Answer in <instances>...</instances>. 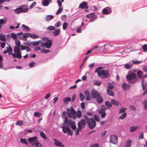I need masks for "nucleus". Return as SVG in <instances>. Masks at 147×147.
Here are the masks:
<instances>
[{
	"instance_id": "79ce46f5",
	"label": "nucleus",
	"mask_w": 147,
	"mask_h": 147,
	"mask_svg": "<svg viewBox=\"0 0 147 147\" xmlns=\"http://www.w3.org/2000/svg\"><path fill=\"white\" fill-rule=\"evenodd\" d=\"M20 141L21 143H22L26 145H27L28 144V142H26V140L25 139L20 138Z\"/></svg>"
},
{
	"instance_id": "72a5a7b5",
	"label": "nucleus",
	"mask_w": 147,
	"mask_h": 147,
	"mask_svg": "<svg viewBox=\"0 0 147 147\" xmlns=\"http://www.w3.org/2000/svg\"><path fill=\"white\" fill-rule=\"evenodd\" d=\"M132 61L133 63L135 64H139L142 62V61H139L137 60H132Z\"/></svg>"
},
{
	"instance_id": "2eb2a0df",
	"label": "nucleus",
	"mask_w": 147,
	"mask_h": 147,
	"mask_svg": "<svg viewBox=\"0 0 147 147\" xmlns=\"http://www.w3.org/2000/svg\"><path fill=\"white\" fill-rule=\"evenodd\" d=\"M79 7L82 9H85L88 8L87 3L84 1L82 2L79 5Z\"/></svg>"
},
{
	"instance_id": "9d476101",
	"label": "nucleus",
	"mask_w": 147,
	"mask_h": 147,
	"mask_svg": "<svg viewBox=\"0 0 147 147\" xmlns=\"http://www.w3.org/2000/svg\"><path fill=\"white\" fill-rule=\"evenodd\" d=\"M110 142L114 144L117 143L118 141L117 137L114 135H111L110 136Z\"/></svg>"
},
{
	"instance_id": "ea45409f",
	"label": "nucleus",
	"mask_w": 147,
	"mask_h": 147,
	"mask_svg": "<svg viewBox=\"0 0 147 147\" xmlns=\"http://www.w3.org/2000/svg\"><path fill=\"white\" fill-rule=\"evenodd\" d=\"M143 104L145 109L146 110L147 109V100H144L143 101Z\"/></svg>"
},
{
	"instance_id": "a18cd8bd",
	"label": "nucleus",
	"mask_w": 147,
	"mask_h": 147,
	"mask_svg": "<svg viewBox=\"0 0 147 147\" xmlns=\"http://www.w3.org/2000/svg\"><path fill=\"white\" fill-rule=\"evenodd\" d=\"M68 26V24L66 22H64L63 25V30H65Z\"/></svg>"
},
{
	"instance_id": "2f4dec72",
	"label": "nucleus",
	"mask_w": 147,
	"mask_h": 147,
	"mask_svg": "<svg viewBox=\"0 0 147 147\" xmlns=\"http://www.w3.org/2000/svg\"><path fill=\"white\" fill-rule=\"evenodd\" d=\"M6 48L7 49V51H8V54L9 55L10 54H12V49L11 48L10 46L9 45L8 47H6Z\"/></svg>"
},
{
	"instance_id": "9b49d317",
	"label": "nucleus",
	"mask_w": 147,
	"mask_h": 147,
	"mask_svg": "<svg viewBox=\"0 0 147 147\" xmlns=\"http://www.w3.org/2000/svg\"><path fill=\"white\" fill-rule=\"evenodd\" d=\"M102 12L104 14H109L111 12V9L110 7H108L103 9L102 11Z\"/></svg>"
},
{
	"instance_id": "f257e3e1",
	"label": "nucleus",
	"mask_w": 147,
	"mask_h": 147,
	"mask_svg": "<svg viewBox=\"0 0 147 147\" xmlns=\"http://www.w3.org/2000/svg\"><path fill=\"white\" fill-rule=\"evenodd\" d=\"M15 42L16 46L13 49L14 53H12V55L14 58H17L20 59L22 57L21 52L19 47L20 45V42L19 40H15Z\"/></svg>"
},
{
	"instance_id": "0eeeda50",
	"label": "nucleus",
	"mask_w": 147,
	"mask_h": 147,
	"mask_svg": "<svg viewBox=\"0 0 147 147\" xmlns=\"http://www.w3.org/2000/svg\"><path fill=\"white\" fill-rule=\"evenodd\" d=\"M136 75L133 72H129L126 76V78L128 80H131L130 82L131 84L135 83L136 80L135 79Z\"/></svg>"
},
{
	"instance_id": "4468645a",
	"label": "nucleus",
	"mask_w": 147,
	"mask_h": 147,
	"mask_svg": "<svg viewBox=\"0 0 147 147\" xmlns=\"http://www.w3.org/2000/svg\"><path fill=\"white\" fill-rule=\"evenodd\" d=\"M92 96L94 98H96L100 94L95 90H92L91 91Z\"/></svg>"
},
{
	"instance_id": "1a4fd4ad",
	"label": "nucleus",
	"mask_w": 147,
	"mask_h": 147,
	"mask_svg": "<svg viewBox=\"0 0 147 147\" xmlns=\"http://www.w3.org/2000/svg\"><path fill=\"white\" fill-rule=\"evenodd\" d=\"M86 17L87 18L90 19V22H92L97 18V16L95 15L94 13H91L90 14L87 15Z\"/></svg>"
},
{
	"instance_id": "aec40b11",
	"label": "nucleus",
	"mask_w": 147,
	"mask_h": 147,
	"mask_svg": "<svg viewBox=\"0 0 147 147\" xmlns=\"http://www.w3.org/2000/svg\"><path fill=\"white\" fill-rule=\"evenodd\" d=\"M23 5H22L14 10L15 13L16 14H19L22 12V7H23Z\"/></svg>"
},
{
	"instance_id": "864d4df0",
	"label": "nucleus",
	"mask_w": 147,
	"mask_h": 147,
	"mask_svg": "<svg viewBox=\"0 0 147 147\" xmlns=\"http://www.w3.org/2000/svg\"><path fill=\"white\" fill-rule=\"evenodd\" d=\"M49 51L48 49H43L40 51V53H49Z\"/></svg>"
},
{
	"instance_id": "338daca9",
	"label": "nucleus",
	"mask_w": 147,
	"mask_h": 147,
	"mask_svg": "<svg viewBox=\"0 0 147 147\" xmlns=\"http://www.w3.org/2000/svg\"><path fill=\"white\" fill-rule=\"evenodd\" d=\"M36 2H34L32 3V4L30 6L29 8L30 9L32 8H33L36 5Z\"/></svg>"
},
{
	"instance_id": "3c124183",
	"label": "nucleus",
	"mask_w": 147,
	"mask_h": 147,
	"mask_svg": "<svg viewBox=\"0 0 147 147\" xmlns=\"http://www.w3.org/2000/svg\"><path fill=\"white\" fill-rule=\"evenodd\" d=\"M63 8L62 7H60L58 9L56 13V14L58 15L60 13L63 11Z\"/></svg>"
},
{
	"instance_id": "f03ea898",
	"label": "nucleus",
	"mask_w": 147,
	"mask_h": 147,
	"mask_svg": "<svg viewBox=\"0 0 147 147\" xmlns=\"http://www.w3.org/2000/svg\"><path fill=\"white\" fill-rule=\"evenodd\" d=\"M65 114H66V112L63 111V118L65 117V118L64 123L61 127L64 133H67L68 135H71L72 134V132L71 131L68 126V118L67 117H65Z\"/></svg>"
},
{
	"instance_id": "4c0bfd02",
	"label": "nucleus",
	"mask_w": 147,
	"mask_h": 147,
	"mask_svg": "<svg viewBox=\"0 0 147 147\" xmlns=\"http://www.w3.org/2000/svg\"><path fill=\"white\" fill-rule=\"evenodd\" d=\"M34 116L36 117H40L41 115V113L39 112H35L34 114Z\"/></svg>"
},
{
	"instance_id": "7ed1b4c3",
	"label": "nucleus",
	"mask_w": 147,
	"mask_h": 147,
	"mask_svg": "<svg viewBox=\"0 0 147 147\" xmlns=\"http://www.w3.org/2000/svg\"><path fill=\"white\" fill-rule=\"evenodd\" d=\"M104 67H100L97 68L95 70V72L97 73L99 77L102 78V76H103L105 78H108L109 76L108 70H102Z\"/></svg>"
},
{
	"instance_id": "6e6552de",
	"label": "nucleus",
	"mask_w": 147,
	"mask_h": 147,
	"mask_svg": "<svg viewBox=\"0 0 147 147\" xmlns=\"http://www.w3.org/2000/svg\"><path fill=\"white\" fill-rule=\"evenodd\" d=\"M86 124L85 121L84 119H82L78 123V128L80 130H81L82 128H84Z\"/></svg>"
},
{
	"instance_id": "20e7f679",
	"label": "nucleus",
	"mask_w": 147,
	"mask_h": 147,
	"mask_svg": "<svg viewBox=\"0 0 147 147\" xmlns=\"http://www.w3.org/2000/svg\"><path fill=\"white\" fill-rule=\"evenodd\" d=\"M27 140L32 145L36 146V147H41V145L39 143L37 140V137L34 136L28 138Z\"/></svg>"
},
{
	"instance_id": "b1692460",
	"label": "nucleus",
	"mask_w": 147,
	"mask_h": 147,
	"mask_svg": "<svg viewBox=\"0 0 147 147\" xmlns=\"http://www.w3.org/2000/svg\"><path fill=\"white\" fill-rule=\"evenodd\" d=\"M132 64L130 63L126 64L124 65L125 68L127 69H129L131 68L132 67Z\"/></svg>"
},
{
	"instance_id": "a19ab883",
	"label": "nucleus",
	"mask_w": 147,
	"mask_h": 147,
	"mask_svg": "<svg viewBox=\"0 0 147 147\" xmlns=\"http://www.w3.org/2000/svg\"><path fill=\"white\" fill-rule=\"evenodd\" d=\"M79 96L81 101H83L84 99L85 96L82 93H80Z\"/></svg>"
},
{
	"instance_id": "e433bc0d",
	"label": "nucleus",
	"mask_w": 147,
	"mask_h": 147,
	"mask_svg": "<svg viewBox=\"0 0 147 147\" xmlns=\"http://www.w3.org/2000/svg\"><path fill=\"white\" fill-rule=\"evenodd\" d=\"M105 104L107 106L108 108H111L112 107V103H111L108 101H106L105 102Z\"/></svg>"
},
{
	"instance_id": "5701e85b",
	"label": "nucleus",
	"mask_w": 147,
	"mask_h": 147,
	"mask_svg": "<svg viewBox=\"0 0 147 147\" xmlns=\"http://www.w3.org/2000/svg\"><path fill=\"white\" fill-rule=\"evenodd\" d=\"M139 128V127L137 125L132 126L130 127V132H133L137 129Z\"/></svg>"
},
{
	"instance_id": "473e14b6",
	"label": "nucleus",
	"mask_w": 147,
	"mask_h": 147,
	"mask_svg": "<svg viewBox=\"0 0 147 147\" xmlns=\"http://www.w3.org/2000/svg\"><path fill=\"white\" fill-rule=\"evenodd\" d=\"M71 98L70 97L64 98L63 99L64 103L67 104L69 101H70Z\"/></svg>"
},
{
	"instance_id": "de8ad7c7",
	"label": "nucleus",
	"mask_w": 147,
	"mask_h": 147,
	"mask_svg": "<svg viewBox=\"0 0 147 147\" xmlns=\"http://www.w3.org/2000/svg\"><path fill=\"white\" fill-rule=\"evenodd\" d=\"M40 134L41 137L45 140L47 139V138L45 134L42 132H41L40 133Z\"/></svg>"
},
{
	"instance_id": "c85d7f7f",
	"label": "nucleus",
	"mask_w": 147,
	"mask_h": 147,
	"mask_svg": "<svg viewBox=\"0 0 147 147\" xmlns=\"http://www.w3.org/2000/svg\"><path fill=\"white\" fill-rule=\"evenodd\" d=\"M96 100L99 103H101L103 101V99L100 94L96 98Z\"/></svg>"
},
{
	"instance_id": "bf43d9fd",
	"label": "nucleus",
	"mask_w": 147,
	"mask_h": 147,
	"mask_svg": "<svg viewBox=\"0 0 147 147\" xmlns=\"http://www.w3.org/2000/svg\"><path fill=\"white\" fill-rule=\"evenodd\" d=\"M61 24V22L59 21L55 24V26L56 27H59Z\"/></svg>"
},
{
	"instance_id": "4be33fe9",
	"label": "nucleus",
	"mask_w": 147,
	"mask_h": 147,
	"mask_svg": "<svg viewBox=\"0 0 147 147\" xmlns=\"http://www.w3.org/2000/svg\"><path fill=\"white\" fill-rule=\"evenodd\" d=\"M141 84L143 90H144L147 87V82L142 80Z\"/></svg>"
},
{
	"instance_id": "f3484780",
	"label": "nucleus",
	"mask_w": 147,
	"mask_h": 147,
	"mask_svg": "<svg viewBox=\"0 0 147 147\" xmlns=\"http://www.w3.org/2000/svg\"><path fill=\"white\" fill-rule=\"evenodd\" d=\"M53 140L54 141H55L54 144L56 146L62 147H64V145L63 144V143L62 142L58 141L55 139H54Z\"/></svg>"
},
{
	"instance_id": "a211bd4d",
	"label": "nucleus",
	"mask_w": 147,
	"mask_h": 147,
	"mask_svg": "<svg viewBox=\"0 0 147 147\" xmlns=\"http://www.w3.org/2000/svg\"><path fill=\"white\" fill-rule=\"evenodd\" d=\"M111 102L113 105H115L117 106L121 105V104L118 101L115 99H112L111 100Z\"/></svg>"
},
{
	"instance_id": "a878e982",
	"label": "nucleus",
	"mask_w": 147,
	"mask_h": 147,
	"mask_svg": "<svg viewBox=\"0 0 147 147\" xmlns=\"http://www.w3.org/2000/svg\"><path fill=\"white\" fill-rule=\"evenodd\" d=\"M53 18L54 16L53 15H47L45 17V20L46 21L48 22L53 19Z\"/></svg>"
},
{
	"instance_id": "69168bd1",
	"label": "nucleus",
	"mask_w": 147,
	"mask_h": 147,
	"mask_svg": "<svg viewBox=\"0 0 147 147\" xmlns=\"http://www.w3.org/2000/svg\"><path fill=\"white\" fill-rule=\"evenodd\" d=\"M0 40L4 41L6 40L5 37L3 35H0Z\"/></svg>"
},
{
	"instance_id": "6e6d98bb",
	"label": "nucleus",
	"mask_w": 147,
	"mask_h": 147,
	"mask_svg": "<svg viewBox=\"0 0 147 147\" xmlns=\"http://www.w3.org/2000/svg\"><path fill=\"white\" fill-rule=\"evenodd\" d=\"M23 122L22 121H18L16 123V125H21L23 124Z\"/></svg>"
},
{
	"instance_id": "37998d69",
	"label": "nucleus",
	"mask_w": 147,
	"mask_h": 147,
	"mask_svg": "<svg viewBox=\"0 0 147 147\" xmlns=\"http://www.w3.org/2000/svg\"><path fill=\"white\" fill-rule=\"evenodd\" d=\"M82 115V112L81 111L78 110L77 113V117L79 118L81 117Z\"/></svg>"
},
{
	"instance_id": "8fccbe9b",
	"label": "nucleus",
	"mask_w": 147,
	"mask_h": 147,
	"mask_svg": "<svg viewBox=\"0 0 147 147\" xmlns=\"http://www.w3.org/2000/svg\"><path fill=\"white\" fill-rule=\"evenodd\" d=\"M126 109V107H122L120 110L119 111V113L121 114L122 113L124 112Z\"/></svg>"
},
{
	"instance_id": "ddd939ff",
	"label": "nucleus",
	"mask_w": 147,
	"mask_h": 147,
	"mask_svg": "<svg viewBox=\"0 0 147 147\" xmlns=\"http://www.w3.org/2000/svg\"><path fill=\"white\" fill-rule=\"evenodd\" d=\"M68 125L71 127L73 130H75L76 128V126L75 125V122L72 120H68Z\"/></svg>"
},
{
	"instance_id": "6ab92c4d",
	"label": "nucleus",
	"mask_w": 147,
	"mask_h": 147,
	"mask_svg": "<svg viewBox=\"0 0 147 147\" xmlns=\"http://www.w3.org/2000/svg\"><path fill=\"white\" fill-rule=\"evenodd\" d=\"M86 96V99L87 100H90V94L89 91L86 90L84 92Z\"/></svg>"
},
{
	"instance_id": "774afa93",
	"label": "nucleus",
	"mask_w": 147,
	"mask_h": 147,
	"mask_svg": "<svg viewBox=\"0 0 147 147\" xmlns=\"http://www.w3.org/2000/svg\"><path fill=\"white\" fill-rule=\"evenodd\" d=\"M99 144H94L91 145L90 147H98Z\"/></svg>"
},
{
	"instance_id": "f704fd0d",
	"label": "nucleus",
	"mask_w": 147,
	"mask_h": 147,
	"mask_svg": "<svg viewBox=\"0 0 147 147\" xmlns=\"http://www.w3.org/2000/svg\"><path fill=\"white\" fill-rule=\"evenodd\" d=\"M107 92L108 94L109 95L112 96H114V94L113 92L111 90L107 89Z\"/></svg>"
},
{
	"instance_id": "e2e57ef3",
	"label": "nucleus",
	"mask_w": 147,
	"mask_h": 147,
	"mask_svg": "<svg viewBox=\"0 0 147 147\" xmlns=\"http://www.w3.org/2000/svg\"><path fill=\"white\" fill-rule=\"evenodd\" d=\"M35 64V63L34 61H33L29 64V65L30 67H34Z\"/></svg>"
},
{
	"instance_id": "bb28decb",
	"label": "nucleus",
	"mask_w": 147,
	"mask_h": 147,
	"mask_svg": "<svg viewBox=\"0 0 147 147\" xmlns=\"http://www.w3.org/2000/svg\"><path fill=\"white\" fill-rule=\"evenodd\" d=\"M42 3L43 6H47L49 4V1L48 0H42Z\"/></svg>"
},
{
	"instance_id": "58836bf2",
	"label": "nucleus",
	"mask_w": 147,
	"mask_h": 147,
	"mask_svg": "<svg viewBox=\"0 0 147 147\" xmlns=\"http://www.w3.org/2000/svg\"><path fill=\"white\" fill-rule=\"evenodd\" d=\"M126 116V113H125L122 114L121 116L119 117V118L120 119L123 120L124 119Z\"/></svg>"
},
{
	"instance_id": "412c9836",
	"label": "nucleus",
	"mask_w": 147,
	"mask_h": 147,
	"mask_svg": "<svg viewBox=\"0 0 147 147\" xmlns=\"http://www.w3.org/2000/svg\"><path fill=\"white\" fill-rule=\"evenodd\" d=\"M53 34V35L54 36H56L59 35L60 33V30L59 29H57L54 30Z\"/></svg>"
},
{
	"instance_id": "13d9d810",
	"label": "nucleus",
	"mask_w": 147,
	"mask_h": 147,
	"mask_svg": "<svg viewBox=\"0 0 147 147\" xmlns=\"http://www.w3.org/2000/svg\"><path fill=\"white\" fill-rule=\"evenodd\" d=\"M129 108L131 110L134 111H135L136 110V107L132 105H131L129 106Z\"/></svg>"
},
{
	"instance_id": "39448f33",
	"label": "nucleus",
	"mask_w": 147,
	"mask_h": 147,
	"mask_svg": "<svg viewBox=\"0 0 147 147\" xmlns=\"http://www.w3.org/2000/svg\"><path fill=\"white\" fill-rule=\"evenodd\" d=\"M52 45V41L48 40L47 38H44L42 39L41 42V46L42 48L45 47L46 48H50Z\"/></svg>"
},
{
	"instance_id": "7c9ffc66",
	"label": "nucleus",
	"mask_w": 147,
	"mask_h": 147,
	"mask_svg": "<svg viewBox=\"0 0 147 147\" xmlns=\"http://www.w3.org/2000/svg\"><path fill=\"white\" fill-rule=\"evenodd\" d=\"M137 74L139 78H142L143 76V72L141 70L138 71L137 72Z\"/></svg>"
},
{
	"instance_id": "603ef678",
	"label": "nucleus",
	"mask_w": 147,
	"mask_h": 147,
	"mask_svg": "<svg viewBox=\"0 0 147 147\" xmlns=\"http://www.w3.org/2000/svg\"><path fill=\"white\" fill-rule=\"evenodd\" d=\"M107 45H104L103 46H98V50H103L104 49H105V46Z\"/></svg>"
},
{
	"instance_id": "c756f323",
	"label": "nucleus",
	"mask_w": 147,
	"mask_h": 147,
	"mask_svg": "<svg viewBox=\"0 0 147 147\" xmlns=\"http://www.w3.org/2000/svg\"><path fill=\"white\" fill-rule=\"evenodd\" d=\"M131 141L130 140H127L125 143V147H130Z\"/></svg>"
},
{
	"instance_id": "c9c22d12",
	"label": "nucleus",
	"mask_w": 147,
	"mask_h": 147,
	"mask_svg": "<svg viewBox=\"0 0 147 147\" xmlns=\"http://www.w3.org/2000/svg\"><path fill=\"white\" fill-rule=\"evenodd\" d=\"M6 22V19L5 18L4 19H0V24H4Z\"/></svg>"
},
{
	"instance_id": "5fc2aeb1",
	"label": "nucleus",
	"mask_w": 147,
	"mask_h": 147,
	"mask_svg": "<svg viewBox=\"0 0 147 147\" xmlns=\"http://www.w3.org/2000/svg\"><path fill=\"white\" fill-rule=\"evenodd\" d=\"M143 49L144 52H146L147 51V45L146 44L144 45L143 46Z\"/></svg>"
},
{
	"instance_id": "052dcab7",
	"label": "nucleus",
	"mask_w": 147,
	"mask_h": 147,
	"mask_svg": "<svg viewBox=\"0 0 147 147\" xmlns=\"http://www.w3.org/2000/svg\"><path fill=\"white\" fill-rule=\"evenodd\" d=\"M34 50L35 51H37L38 50H40L41 49V48L39 47H37L36 46H34Z\"/></svg>"
},
{
	"instance_id": "680f3d73",
	"label": "nucleus",
	"mask_w": 147,
	"mask_h": 147,
	"mask_svg": "<svg viewBox=\"0 0 147 147\" xmlns=\"http://www.w3.org/2000/svg\"><path fill=\"white\" fill-rule=\"evenodd\" d=\"M30 34L29 33H24L23 34V37L24 38H26L30 36Z\"/></svg>"
},
{
	"instance_id": "dca6fc26",
	"label": "nucleus",
	"mask_w": 147,
	"mask_h": 147,
	"mask_svg": "<svg viewBox=\"0 0 147 147\" xmlns=\"http://www.w3.org/2000/svg\"><path fill=\"white\" fill-rule=\"evenodd\" d=\"M22 32L16 34L14 33H12L11 34V36L12 38L16 40L18 37H20L22 35Z\"/></svg>"
},
{
	"instance_id": "cd10ccee",
	"label": "nucleus",
	"mask_w": 147,
	"mask_h": 147,
	"mask_svg": "<svg viewBox=\"0 0 147 147\" xmlns=\"http://www.w3.org/2000/svg\"><path fill=\"white\" fill-rule=\"evenodd\" d=\"M22 29L27 32H29L30 31V28L28 26L25 25L24 24H22Z\"/></svg>"
},
{
	"instance_id": "c03bdc74",
	"label": "nucleus",
	"mask_w": 147,
	"mask_h": 147,
	"mask_svg": "<svg viewBox=\"0 0 147 147\" xmlns=\"http://www.w3.org/2000/svg\"><path fill=\"white\" fill-rule=\"evenodd\" d=\"M94 84L95 85L97 86H100L101 84V82L99 81H95L94 82Z\"/></svg>"
},
{
	"instance_id": "49530a36",
	"label": "nucleus",
	"mask_w": 147,
	"mask_h": 147,
	"mask_svg": "<svg viewBox=\"0 0 147 147\" xmlns=\"http://www.w3.org/2000/svg\"><path fill=\"white\" fill-rule=\"evenodd\" d=\"M55 28L52 26H48L47 28V30L48 31H50L51 30H54L55 29Z\"/></svg>"
},
{
	"instance_id": "4d7b16f0",
	"label": "nucleus",
	"mask_w": 147,
	"mask_h": 147,
	"mask_svg": "<svg viewBox=\"0 0 147 147\" xmlns=\"http://www.w3.org/2000/svg\"><path fill=\"white\" fill-rule=\"evenodd\" d=\"M22 7H22V12L23 13H26L29 10L28 8H25L24 9H23Z\"/></svg>"
},
{
	"instance_id": "393cba45",
	"label": "nucleus",
	"mask_w": 147,
	"mask_h": 147,
	"mask_svg": "<svg viewBox=\"0 0 147 147\" xmlns=\"http://www.w3.org/2000/svg\"><path fill=\"white\" fill-rule=\"evenodd\" d=\"M122 87L123 89L125 90L129 88L130 85L129 84L124 83L122 84Z\"/></svg>"
},
{
	"instance_id": "09e8293b",
	"label": "nucleus",
	"mask_w": 147,
	"mask_h": 147,
	"mask_svg": "<svg viewBox=\"0 0 147 147\" xmlns=\"http://www.w3.org/2000/svg\"><path fill=\"white\" fill-rule=\"evenodd\" d=\"M30 37L33 38H36L39 37L38 36L34 34H30Z\"/></svg>"
},
{
	"instance_id": "423d86ee",
	"label": "nucleus",
	"mask_w": 147,
	"mask_h": 147,
	"mask_svg": "<svg viewBox=\"0 0 147 147\" xmlns=\"http://www.w3.org/2000/svg\"><path fill=\"white\" fill-rule=\"evenodd\" d=\"M84 120L86 121L89 127L91 129L94 128L96 125V122L94 119L93 118L89 119L86 115L84 116Z\"/></svg>"
},
{
	"instance_id": "0e129e2a",
	"label": "nucleus",
	"mask_w": 147,
	"mask_h": 147,
	"mask_svg": "<svg viewBox=\"0 0 147 147\" xmlns=\"http://www.w3.org/2000/svg\"><path fill=\"white\" fill-rule=\"evenodd\" d=\"M98 113L99 114H101V113H103L105 112V111L104 110H103V109H102V108H100L99 110H98Z\"/></svg>"
},
{
	"instance_id": "f8f14e48",
	"label": "nucleus",
	"mask_w": 147,
	"mask_h": 147,
	"mask_svg": "<svg viewBox=\"0 0 147 147\" xmlns=\"http://www.w3.org/2000/svg\"><path fill=\"white\" fill-rule=\"evenodd\" d=\"M76 113V112L73 108H71L70 109L67 110V113L69 118H71L73 115L75 114Z\"/></svg>"
}]
</instances>
